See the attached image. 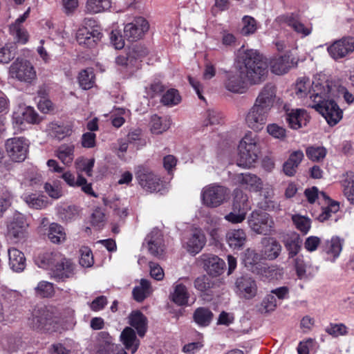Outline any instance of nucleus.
<instances>
[{"mask_svg": "<svg viewBox=\"0 0 354 354\" xmlns=\"http://www.w3.org/2000/svg\"><path fill=\"white\" fill-rule=\"evenodd\" d=\"M181 100L178 91L174 88L169 89L162 97L161 102L166 106H175Z\"/></svg>", "mask_w": 354, "mask_h": 354, "instance_id": "5fc2aeb1", "label": "nucleus"}, {"mask_svg": "<svg viewBox=\"0 0 354 354\" xmlns=\"http://www.w3.org/2000/svg\"><path fill=\"white\" fill-rule=\"evenodd\" d=\"M213 318L212 312L207 308L199 307L193 313L194 322L200 326L205 327L210 324Z\"/></svg>", "mask_w": 354, "mask_h": 354, "instance_id": "4c0bfd02", "label": "nucleus"}, {"mask_svg": "<svg viewBox=\"0 0 354 354\" xmlns=\"http://www.w3.org/2000/svg\"><path fill=\"white\" fill-rule=\"evenodd\" d=\"M24 201L30 207L36 209H43L47 205L46 201H44L42 197H39L35 194L25 196Z\"/></svg>", "mask_w": 354, "mask_h": 354, "instance_id": "052dcab7", "label": "nucleus"}, {"mask_svg": "<svg viewBox=\"0 0 354 354\" xmlns=\"http://www.w3.org/2000/svg\"><path fill=\"white\" fill-rule=\"evenodd\" d=\"M151 292V283L149 280L142 279L140 285L136 286L132 291L133 298L138 302H142Z\"/></svg>", "mask_w": 354, "mask_h": 354, "instance_id": "58836bf2", "label": "nucleus"}, {"mask_svg": "<svg viewBox=\"0 0 354 354\" xmlns=\"http://www.w3.org/2000/svg\"><path fill=\"white\" fill-rule=\"evenodd\" d=\"M206 237L201 229L196 228L192 230L186 242L187 250L192 254H198L205 246Z\"/></svg>", "mask_w": 354, "mask_h": 354, "instance_id": "393cba45", "label": "nucleus"}, {"mask_svg": "<svg viewBox=\"0 0 354 354\" xmlns=\"http://www.w3.org/2000/svg\"><path fill=\"white\" fill-rule=\"evenodd\" d=\"M292 219L296 228L303 234H306L309 232L311 227V221L310 218L296 214L292 216Z\"/></svg>", "mask_w": 354, "mask_h": 354, "instance_id": "864d4df0", "label": "nucleus"}, {"mask_svg": "<svg viewBox=\"0 0 354 354\" xmlns=\"http://www.w3.org/2000/svg\"><path fill=\"white\" fill-rule=\"evenodd\" d=\"M236 71L227 72L223 81L224 87L234 93H244L250 84H259L265 80L268 67L262 56L254 49L241 46L237 51L235 62Z\"/></svg>", "mask_w": 354, "mask_h": 354, "instance_id": "f257e3e1", "label": "nucleus"}, {"mask_svg": "<svg viewBox=\"0 0 354 354\" xmlns=\"http://www.w3.org/2000/svg\"><path fill=\"white\" fill-rule=\"evenodd\" d=\"M136 178L138 184L146 191L149 192L160 190L161 182L149 167L144 165L138 166L135 171Z\"/></svg>", "mask_w": 354, "mask_h": 354, "instance_id": "1a4fd4ad", "label": "nucleus"}, {"mask_svg": "<svg viewBox=\"0 0 354 354\" xmlns=\"http://www.w3.org/2000/svg\"><path fill=\"white\" fill-rule=\"evenodd\" d=\"M234 180L236 183L255 192L259 191L262 187L261 179L256 175L250 173L236 174Z\"/></svg>", "mask_w": 354, "mask_h": 354, "instance_id": "bb28decb", "label": "nucleus"}, {"mask_svg": "<svg viewBox=\"0 0 354 354\" xmlns=\"http://www.w3.org/2000/svg\"><path fill=\"white\" fill-rule=\"evenodd\" d=\"M145 243L149 253L157 257H161L165 252L163 236L158 229H153L145 238Z\"/></svg>", "mask_w": 354, "mask_h": 354, "instance_id": "6ab92c4d", "label": "nucleus"}, {"mask_svg": "<svg viewBox=\"0 0 354 354\" xmlns=\"http://www.w3.org/2000/svg\"><path fill=\"white\" fill-rule=\"evenodd\" d=\"M251 209L247 194L241 190H236L232 211L224 218L232 224L242 223L246 217L248 210Z\"/></svg>", "mask_w": 354, "mask_h": 354, "instance_id": "20e7f679", "label": "nucleus"}, {"mask_svg": "<svg viewBox=\"0 0 354 354\" xmlns=\"http://www.w3.org/2000/svg\"><path fill=\"white\" fill-rule=\"evenodd\" d=\"M225 241L231 249L241 250L246 243L247 235L242 229L230 230L226 233Z\"/></svg>", "mask_w": 354, "mask_h": 354, "instance_id": "a878e982", "label": "nucleus"}, {"mask_svg": "<svg viewBox=\"0 0 354 354\" xmlns=\"http://www.w3.org/2000/svg\"><path fill=\"white\" fill-rule=\"evenodd\" d=\"M10 31L15 36L17 42L24 44L28 41V32L23 28V26L11 25L10 26Z\"/></svg>", "mask_w": 354, "mask_h": 354, "instance_id": "338daca9", "label": "nucleus"}, {"mask_svg": "<svg viewBox=\"0 0 354 354\" xmlns=\"http://www.w3.org/2000/svg\"><path fill=\"white\" fill-rule=\"evenodd\" d=\"M294 267L299 279H303L306 277V265L302 255L292 258Z\"/></svg>", "mask_w": 354, "mask_h": 354, "instance_id": "774afa93", "label": "nucleus"}, {"mask_svg": "<svg viewBox=\"0 0 354 354\" xmlns=\"http://www.w3.org/2000/svg\"><path fill=\"white\" fill-rule=\"evenodd\" d=\"M309 106L319 112L330 126L337 124L342 118V111L333 100L319 104H309Z\"/></svg>", "mask_w": 354, "mask_h": 354, "instance_id": "9d476101", "label": "nucleus"}, {"mask_svg": "<svg viewBox=\"0 0 354 354\" xmlns=\"http://www.w3.org/2000/svg\"><path fill=\"white\" fill-rule=\"evenodd\" d=\"M106 223L105 214L100 208H96L91 215V223L96 229L102 228Z\"/></svg>", "mask_w": 354, "mask_h": 354, "instance_id": "680f3d73", "label": "nucleus"}, {"mask_svg": "<svg viewBox=\"0 0 354 354\" xmlns=\"http://www.w3.org/2000/svg\"><path fill=\"white\" fill-rule=\"evenodd\" d=\"M170 121L167 118H162L153 115L151 120V131L153 133L160 134L170 127Z\"/></svg>", "mask_w": 354, "mask_h": 354, "instance_id": "37998d69", "label": "nucleus"}, {"mask_svg": "<svg viewBox=\"0 0 354 354\" xmlns=\"http://www.w3.org/2000/svg\"><path fill=\"white\" fill-rule=\"evenodd\" d=\"M102 37V32L97 29H88L86 27L80 28L76 34V39L80 46L93 48Z\"/></svg>", "mask_w": 354, "mask_h": 354, "instance_id": "412c9836", "label": "nucleus"}, {"mask_svg": "<svg viewBox=\"0 0 354 354\" xmlns=\"http://www.w3.org/2000/svg\"><path fill=\"white\" fill-rule=\"evenodd\" d=\"M9 266L17 272L23 271L26 267V258L24 253L17 248H12L8 250Z\"/></svg>", "mask_w": 354, "mask_h": 354, "instance_id": "7c9ffc66", "label": "nucleus"}, {"mask_svg": "<svg viewBox=\"0 0 354 354\" xmlns=\"http://www.w3.org/2000/svg\"><path fill=\"white\" fill-rule=\"evenodd\" d=\"M327 50L335 60L344 58L354 51V37H344L336 40L327 48Z\"/></svg>", "mask_w": 354, "mask_h": 354, "instance_id": "f8f14e48", "label": "nucleus"}, {"mask_svg": "<svg viewBox=\"0 0 354 354\" xmlns=\"http://www.w3.org/2000/svg\"><path fill=\"white\" fill-rule=\"evenodd\" d=\"M283 19L287 25L291 27L297 34L301 35V37L309 35L312 32L311 25H304L292 15L283 17Z\"/></svg>", "mask_w": 354, "mask_h": 354, "instance_id": "c9c22d12", "label": "nucleus"}, {"mask_svg": "<svg viewBox=\"0 0 354 354\" xmlns=\"http://www.w3.org/2000/svg\"><path fill=\"white\" fill-rule=\"evenodd\" d=\"M10 75L12 78L26 83L32 84L37 80V73L30 62L17 58L10 66Z\"/></svg>", "mask_w": 354, "mask_h": 354, "instance_id": "39448f33", "label": "nucleus"}, {"mask_svg": "<svg viewBox=\"0 0 354 354\" xmlns=\"http://www.w3.org/2000/svg\"><path fill=\"white\" fill-rule=\"evenodd\" d=\"M331 86L326 81L321 82L319 80H315L311 83V88L308 91L309 99L311 100L310 104H321L326 101L331 92Z\"/></svg>", "mask_w": 354, "mask_h": 354, "instance_id": "2eb2a0df", "label": "nucleus"}, {"mask_svg": "<svg viewBox=\"0 0 354 354\" xmlns=\"http://www.w3.org/2000/svg\"><path fill=\"white\" fill-rule=\"evenodd\" d=\"M276 97V87L272 84H266L259 93L254 104L270 111L275 102Z\"/></svg>", "mask_w": 354, "mask_h": 354, "instance_id": "aec40b11", "label": "nucleus"}, {"mask_svg": "<svg viewBox=\"0 0 354 354\" xmlns=\"http://www.w3.org/2000/svg\"><path fill=\"white\" fill-rule=\"evenodd\" d=\"M35 292L40 297H52L55 295L54 285L50 282L41 281L35 288Z\"/></svg>", "mask_w": 354, "mask_h": 354, "instance_id": "49530a36", "label": "nucleus"}, {"mask_svg": "<svg viewBox=\"0 0 354 354\" xmlns=\"http://www.w3.org/2000/svg\"><path fill=\"white\" fill-rule=\"evenodd\" d=\"M95 164L94 158H82L77 160L76 165L78 170L84 171L88 176H92L93 168Z\"/></svg>", "mask_w": 354, "mask_h": 354, "instance_id": "0e129e2a", "label": "nucleus"}, {"mask_svg": "<svg viewBox=\"0 0 354 354\" xmlns=\"http://www.w3.org/2000/svg\"><path fill=\"white\" fill-rule=\"evenodd\" d=\"M80 86L84 90L91 88L95 84V75L91 68L82 71L78 75Z\"/></svg>", "mask_w": 354, "mask_h": 354, "instance_id": "a19ab883", "label": "nucleus"}, {"mask_svg": "<svg viewBox=\"0 0 354 354\" xmlns=\"http://www.w3.org/2000/svg\"><path fill=\"white\" fill-rule=\"evenodd\" d=\"M307 157L312 161L322 160L326 155V149L323 147H308L306 150Z\"/></svg>", "mask_w": 354, "mask_h": 354, "instance_id": "4d7b16f0", "label": "nucleus"}, {"mask_svg": "<svg viewBox=\"0 0 354 354\" xmlns=\"http://www.w3.org/2000/svg\"><path fill=\"white\" fill-rule=\"evenodd\" d=\"M293 66V61L288 55L275 57L270 62L271 71L276 75H282L288 71Z\"/></svg>", "mask_w": 354, "mask_h": 354, "instance_id": "2f4dec72", "label": "nucleus"}, {"mask_svg": "<svg viewBox=\"0 0 354 354\" xmlns=\"http://www.w3.org/2000/svg\"><path fill=\"white\" fill-rule=\"evenodd\" d=\"M261 259L260 253H257L254 250L248 248L245 251L243 257L245 266L252 272L256 266L262 265L259 263Z\"/></svg>", "mask_w": 354, "mask_h": 354, "instance_id": "a18cd8bd", "label": "nucleus"}, {"mask_svg": "<svg viewBox=\"0 0 354 354\" xmlns=\"http://www.w3.org/2000/svg\"><path fill=\"white\" fill-rule=\"evenodd\" d=\"M243 27L241 33L244 36H248L254 34L257 29V21L254 18L245 15L242 19Z\"/></svg>", "mask_w": 354, "mask_h": 354, "instance_id": "13d9d810", "label": "nucleus"}, {"mask_svg": "<svg viewBox=\"0 0 354 354\" xmlns=\"http://www.w3.org/2000/svg\"><path fill=\"white\" fill-rule=\"evenodd\" d=\"M37 113L30 106L23 109L21 111L13 113V122L17 124H22L24 122L28 123H35L37 121Z\"/></svg>", "mask_w": 354, "mask_h": 354, "instance_id": "f704fd0d", "label": "nucleus"}, {"mask_svg": "<svg viewBox=\"0 0 354 354\" xmlns=\"http://www.w3.org/2000/svg\"><path fill=\"white\" fill-rule=\"evenodd\" d=\"M173 291L170 292V300L178 306H184L188 304L190 294L185 284L180 279L172 286Z\"/></svg>", "mask_w": 354, "mask_h": 354, "instance_id": "b1692460", "label": "nucleus"}, {"mask_svg": "<svg viewBox=\"0 0 354 354\" xmlns=\"http://www.w3.org/2000/svg\"><path fill=\"white\" fill-rule=\"evenodd\" d=\"M277 306V298L274 295H272L270 293L264 297L260 304L259 310L261 313H267L274 311Z\"/></svg>", "mask_w": 354, "mask_h": 354, "instance_id": "603ef678", "label": "nucleus"}, {"mask_svg": "<svg viewBox=\"0 0 354 354\" xmlns=\"http://www.w3.org/2000/svg\"><path fill=\"white\" fill-rule=\"evenodd\" d=\"M286 115L290 127L293 129H299L306 126L310 119L307 111L302 109H287Z\"/></svg>", "mask_w": 354, "mask_h": 354, "instance_id": "5701e85b", "label": "nucleus"}, {"mask_svg": "<svg viewBox=\"0 0 354 354\" xmlns=\"http://www.w3.org/2000/svg\"><path fill=\"white\" fill-rule=\"evenodd\" d=\"M51 322V316L49 312L43 309L33 314L29 324L35 330H49L48 325H50Z\"/></svg>", "mask_w": 354, "mask_h": 354, "instance_id": "c756f323", "label": "nucleus"}, {"mask_svg": "<svg viewBox=\"0 0 354 354\" xmlns=\"http://www.w3.org/2000/svg\"><path fill=\"white\" fill-rule=\"evenodd\" d=\"M57 157L64 165L71 164L74 158V146L73 145H62L57 150Z\"/></svg>", "mask_w": 354, "mask_h": 354, "instance_id": "79ce46f5", "label": "nucleus"}, {"mask_svg": "<svg viewBox=\"0 0 354 354\" xmlns=\"http://www.w3.org/2000/svg\"><path fill=\"white\" fill-rule=\"evenodd\" d=\"M236 292L246 299L254 298L257 294L256 281L248 275L238 277L235 282Z\"/></svg>", "mask_w": 354, "mask_h": 354, "instance_id": "dca6fc26", "label": "nucleus"}, {"mask_svg": "<svg viewBox=\"0 0 354 354\" xmlns=\"http://www.w3.org/2000/svg\"><path fill=\"white\" fill-rule=\"evenodd\" d=\"M344 245V239L338 236H333L330 239L322 242L321 252L326 261L334 263L339 258Z\"/></svg>", "mask_w": 354, "mask_h": 354, "instance_id": "ddd939ff", "label": "nucleus"}, {"mask_svg": "<svg viewBox=\"0 0 354 354\" xmlns=\"http://www.w3.org/2000/svg\"><path fill=\"white\" fill-rule=\"evenodd\" d=\"M128 319L129 324L136 330L138 335L144 337L148 327L147 318L140 311L134 310L130 313Z\"/></svg>", "mask_w": 354, "mask_h": 354, "instance_id": "cd10ccee", "label": "nucleus"}, {"mask_svg": "<svg viewBox=\"0 0 354 354\" xmlns=\"http://www.w3.org/2000/svg\"><path fill=\"white\" fill-rule=\"evenodd\" d=\"M320 194L323 196L324 198L328 199L329 201L328 205L326 207L322 208V213L319 214L317 217L319 221L324 222L330 218L332 216V214H335L339 211V205L337 202L331 201L330 199L326 196L325 193L321 192Z\"/></svg>", "mask_w": 354, "mask_h": 354, "instance_id": "ea45409f", "label": "nucleus"}, {"mask_svg": "<svg viewBox=\"0 0 354 354\" xmlns=\"http://www.w3.org/2000/svg\"><path fill=\"white\" fill-rule=\"evenodd\" d=\"M269 113V111L254 104L245 114V124L250 129L259 131L266 124Z\"/></svg>", "mask_w": 354, "mask_h": 354, "instance_id": "9b49d317", "label": "nucleus"}, {"mask_svg": "<svg viewBox=\"0 0 354 354\" xmlns=\"http://www.w3.org/2000/svg\"><path fill=\"white\" fill-rule=\"evenodd\" d=\"M120 337L124 346V349L130 351L131 353L137 351L140 346V340L137 338L136 332L131 327H125Z\"/></svg>", "mask_w": 354, "mask_h": 354, "instance_id": "c85d7f7f", "label": "nucleus"}, {"mask_svg": "<svg viewBox=\"0 0 354 354\" xmlns=\"http://www.w3.org/2000/svg\"><path fill=\"white\" fill-rule=\"evenodd\" d=\"M301 240L299 235L286 240L285 247L288 252V259L298 256L297 254L301 250Z\"/></svg>", "mask_w": 354, "mask_h": 354, "instance_id": "de8ad7c7", "label": "nucleus"}, {"mask_svg": "<svg viewBox=\"0 0 354 354\" xmlns=\"http://www.w3.org/2000/svg\"><path fill=\"white\" fill-rule=\"evenodd\" d=\"M204 264L207 272L213 276L222 274L225 266V261L215 255L208 256L204 259Z\"/></svg>", "mask_w": 354, "mask_h": 354, "instance_id": "473e14b6", "label": "nucleus"}, {"mask_svg": "<svg viewBox=\"0 0 354 354\" xmlns=\"http://www.w3.org/2000/svg\"><path fill=\"white\" fill-rule=\"evenodd\" d=\"M238 149L237 165L243 168L250 167L257 161L260 152L259 137L252 132L247 133L240 141Z\"/></svg>", "mask_w": 354, "mask_h": 354, "instance_id": "7ed1b4c3", "label": "nucleus"}, {"mask_svg": "<svg viewBox=\"0 0 354 354\" xmlns=\"http://www.w3.org/2000/svg\"><path fill=\"white\" fill-rule=\"evenodd\" d=\"M50 129L53 135L59 140L70 136L72 132V126L70 124L52 123Z\"/></svg>", "mask_w": 354, "mask_h": 354, "instance_id": "8fccbe9b", "label": "nucleus"}, {"mask_svg": "<svg viewBox=\"0 0 354 354\" xmlns=\"http://www.w3.org/2000/svg\"><path fill=\"white\" fill-rule=\"evenodd\" d=\"M253 273L259 275L263 281H271L282 279L283 268L277 265H259L253 270Z\"/></svg>", "mask_w": 354, "mask_h": 354, "instance_id": "4be33fe9", "label": "nucleus"}, {"mask_svg": "<svg viewBox=\"0 0 354 354\" xmlns=\"http://www.w3.org/2000/svg\"><path fill=\"white\" fill-rule=\"evenodd\" d=\"M260 255L261 259L268 261L276 259L281 254L282 247L279 241L272 237H265L261 241Z\"/></svg>", "mask_w": 354, "mask_h": 354, "instance_id": "a211bd4d", "label": "nucleus"}, {"mask_svg": "<svg viewBox=\"0 0 354 354\" xmlns=\"http://www.w3.org/2000/svg\"><path fill=\"white\" fill-rule=\"evenodd\" d=\"M149 24L143 17H139L128 23L124 28V37L129 41H134L142 38L148 31Z\"/></svg>", "mask_w": 354, "mask_h": 354, "instance_id": "4468645a", "label": "nucleus"}, {"mask_svg": "<svg viewBox=\"0 0 354 354\" xmlns=\"http://www.w3.org/2000/svg\"><path fill=\"white\" fill-rule=\"evenodd\" d=\"M48 237L53 243H59L65 241L66 233L60 225L53 223L49 226Z\"/></svg>", "mask_w": 354, "mask_h": 354, "instance_id": "c03bdc74", "label": "nucleus"}, {"mask_svg": "<svg viewBox=\"0 0 354 354\" xmlns=\"http://www.w3.org/2000/svg\"><path fill=\"white\" fill-rule=\"evenodd\" d=\"M250 229L259 234L268 235L274 227V221L270 216L263 212L254 211L248 218Z\"/></svg>", "mask_w": 354, "mask_h": 354, "instance_id": "6e6552de", "label": "nucleus"}, {"mask_svg": "<svg viewBox=\"0 0 354 354\" xmlns=\"http://www.w3.org/2000/svg\"><path fill=\"white\" fill-rule=\"evenodd\" d=\"M42 268L50 269L52 277L57 282L66 281L75 274V265L60 252H46L41 259Z\"/></svg>", "mask_w": 354, "mask_h": 354, "instance_id": "f03ea898", "label": "nucleus"}, {"mask_svg": "<svg viewBox=\"0 0 354 354\" xmlns=\"http://www.w3.org/2000/svg\"><path fill=\"white\" fill-rule=\"evenodd\" d=\"M17 53L15 44H10L0 48V63L7 64L14 59Z\"/></svg>", "mask_w": 354, "mask_h": 354, "instance_id": "6e6d98bb", "label": "nucleus"}, {"mask_svg": "<svg viewBox=\"0 0 354 354\" xmlns=\"http://www.w3.org/2000/svg\"><path fill=\"white\" fill-rule=\"evenodd\" d=\"M29 141L24 137H14L6 141L5 149L9 158L14 162H21L27 157Z\"/></svg>", "mask_w": 354, "mask_h": 354, "instance_id": "0eeeda50", "label": "nucleus"}, {"mask_svg": "<svg viewBox=\"0 0 354 354\" xmlns=\"http://www.w3.org/2000/svg\"><path fill=\"white\" fill-rule=\"evenodd\" d=\"M80 264L84 268L93 266L94 261L92 251L88 247H82L80 250Z\"/></svg>", "mask_w": 354, "mask_h": 354, "instance_id": "69168bd1", "label": "nucleus"}, {"mask_svg": "<svg viewBox=\"0 0 354 354\" xmlns=\"http://www.w3.org/2000/svg\"><path fill=\"white\" fill-rule=\"evenodd\" d=\"M310 82L308 78L301 77L298 79L295 87V93L297 97L304 98L309 96L308 91L310 88Z\"/></svg>", "mask_w": 354, "mask_h": 354, "instance_id": "3c124183", "label": "nucleus"}, {"mask_svg": "<svg viewBox=\"0 0 354 354\" xmlns=\"http://www.w3.org/2000/svg\"><path fill=\"white\" fill-rule=\"evenodd\" d=\"M228 195L226 187L210 184L204 187L201 192V198L203 204L209 207H217L224 203Z\"/></svg>", "mask_w": 354, "mask_h": 354, "instance_id": "423d86ee", "label": "nucleus"}, {"mask_svg": "<svg viewBox=\"0 0 354 354\" xmlns=\"http://www.w3.org/2000/svg\"><path fill=\"white\" fill-rule=\"evenodd\" d=\"M28 227L25 216L19 212H15L8 225V232L15 239H22L26 236Z\"/></svg>", "mask_w": 354, "mask_h": 354, "instance_id": "f3484780", "label": "nucleus"}, {"mask_svg": "<svg viewBox=\"0 0 354 354\" xmlns=\"http://www.w3.org/2000/svg\"><path fill=\"white\" fill-rule=\"evenodd\" d=\"M58 214L62 220L70 221L78 216L79 210L75 205H64L58 208Z\"/></svg>", "mask_w": 354, "mask_h": 354, "instance_id": "09e8293b", "label": "nucleus"}, {"mask_svg": "<svg viewBox=\"0 0 354 354\" xmlns=\"http://www.w3.org/2000/svg\"><path fill=\"white\" fill-rule=\"evenodd\" d=\"M340 183L344 196L351 204L354 205V173L347 171L343 174Z\"/></svg>", "mask_w": 354, "mask_h": 354, "instance_id": "72a5a7b5", "label": "nucleus"}, {"mask_svg": "<svg viewBox=\"0 0 354 354\" xmlns=\"http://www.w3.org/2000/svg\"><path fill=\"white\" fill-rule=\"evenodd\" d=\"M195 288L201 292H205L214 287V282L209 277L203 275L194 280Z\"/></svg>", "mask_w": 354, "mask_h": 354, "instance_id": "bf43d9fd", "label": "nucleus"}, {"mask_svg": "<svg viewBox=\"0 0 354 354\" xmlns=\"http://www.w3.org/2000/svg\"><path fill=\"white\" fill-rule=\"evenodd\" d=\"M325 331L330 335L337 337L339 336L346 335L348 333V328L344 324H330Z\"/></svg>", "mask_w": 354, "mask_h": 354, "instance_id": "e2e57ef3", "label": "nucleus"}, {"mask_svg": "<svg viewBox=\"0 0 354 354\" xmlns=\"http://www.w3.org/2000/svg\"><path fill=\"white\" fill-rule=\"evenodd\" d=\"M111 6V0H87L85 12L94 15L109 10Z\"/></svg>", "mask_w": 354, "mask_h": 354, "instance_id": "e433bc0d", "label": "nucleus"}]
</instances>
